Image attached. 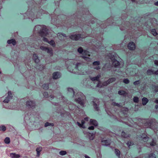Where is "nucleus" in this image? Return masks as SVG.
<instances>
[{
  "label": "nucleus",
  "mask_w": 158,
  "mask_h": 158,
  "mask_svg": "<svg viewBox=\"0 0 158 158\" xmlns=\"http://www.w3.org/2000/svg\"><path fill=\"white\" fill-rule=\"evenodd\" d=\"M75 101L81 106H84L85 97L81 92H78L75 95Z\"/></svg>",
  "instance_id": "obj_1"
},
{
  "label": "nucleus",
  "mask_w": 158,
  "mask_h": 158,
  "mask_svg": "<svg viewBox=\"0 0 158 158\" xmlns=\"http://www.w3.org/2000/svg\"><path fill=\"white\" fill-rule=\"evenodd\" d=\"M155 125L156 126V127L155 128H154V129L158 130V123H155Z\"/></svg>",
  "instance_id": "obj_53"
},
{
  "label": "nucleus",
  "mask_w": 158,
  "mask_h": 158,
  "mask_svg": "<svg viewBox=\"0 0 158 158\" xmlns=\"http://www.w3.org/2000/svg\"><path fill=\"white\" fill-rule=\"evenodd\" d=\"M142 104L143 105H145L148 101V99L146 98H143L142 99Z\"/></svg>",
  "instance_id": "obj_18"
},
{
  "label": "nucleus",
  "mask_w": 158,
  "mask_h": 158,
  "mask_svg": "<svg viewBox=\"0 0 158 158\" xmlns=\"http://www.w3.org/2000/svg\"><path fill=\"white\" fill-rule=\"evenodd\" d=\"M118 94L121 95H123L125 94V92L124 91H119Z\"/></svg>",
  "instance_id": "obj_37"
},
{
  "label": "nucleus",
  "mask_w": 158,
  "mask_h": 158,
  "mask_svg": "<svg viewBox=\"0 0 158 158\" xmlns=\"http://www.w3.org/2000/svg\"><path fill=\"white\" fill-rule=\"evenodd\" d=\"M50 97L52 98V99L54 98V96L52 95H50Z\"/></svg>",
  "instance_id": "obj_58"
},
{
  "label": "nucleus",
  "mask_w": 158,
  "mask_h": 158,
  "mask_svg": "<svg viewBox=\"0 0 158 158\" xmlns=\"http://www.w3.org/2000/svg\"><path fill=\"white\" fill-rule=\"evenodd\" d=\"M102 143L103 145L108 146L110 144L111 141L109 139L103 140L102 141Z\"/></svg>",
  "instance_id": "obj_9"
},
{
  "label": "nucleus",
  "mask_w": 158,
  "mask_h": 158,
  "mask_svg": "<svg viewBox=\"0 0 158 158\" xmlns=\"http://www.w3.org/2000/svg\"><path fill=\"white\" fill-rule=\"evenodd\" d=\"M151 33L154 36H156L157 34L155 29H152L151 30Z\"/></svg>",
  "instance_id": "obj_28"
},
{
  "label": "nucleus",
  "mask_w": 158,
  "mask_h": 158,
  "mask_svg": "<svg viewBox=\"0 0 158 158\" xmlns=\"http://www.w3.org/2000/svg\"><path fill=\"white\" fill-rule=\"evenodd\" d=\"M114 152H115V154L117 156H118L119 157H120V151L119 150H118L117 149H115Z\"/></svg>",
  "instance_id": "obj_23"
},
{
  "label": "nucleus",
  "mask_w": 158,
  "mask_h": 158,
  "mask_svg": "<svg viewBox=\"0 0 158 158\" xmlns=\"http://www.w3.org/2000/svg\"><path fill=\"white\" fill-rule=\"evenodd\" d=\"M57 35V37L59 39H60L62 38V33H59Z\"/></svg>",
  "instance_id": "obj_39"
},
{
  "label": "nucleus",
  "mask_w": 158,
  "mask_h": 158,
  "mask_svg": "<svg viewBox=\"0 0 158 158\" xmlns=\"http://www.w3.org/2000/svg\"><path fill=\"white\" fill-rule=\"evenodd\" d=\"M61 75L58 72H55L53 74V78L55 79H56L60 77Z\"/></svg>",
  "instance_id": "obj_11"
},
{
  "label": "nucleus",
  "mask_w": 158,
  "mask_h": 158,
  "mask_svg": "<svg viewBox=\"0 0 158 158\" xmlns=\"http://www.w3.org/2000/svg\"><path fill=\"white\" fill-rule=\"evenodd\" d=\"M10 142V139L9 137H6L4 139V142L6 144H8Z\"/></svg>",
  "instance_id": "obj_24"
},
{
  "label": "nucleus",
  "mask_w": 158,
  "mask_h": 158,
  "mask_svg": "<svg viewBox=\"0 0 158 158\" xmlns=\"http://www.w3.org/2000/svg\"><path fill=\"white\" fill-rule=\"evenodd\" d=\"M142 139L144 141L146 142L147 141L149 138V137H148L147 135H145V134L142 135Z\"/></svg>",
  "instance_id": "obj_19"
},
{
  "label": "nucleus",
  "mask_w": 158,
  "mask_h": 158,
  "mask_svg": "<svg viewBox=\"0 0 158 158\" xmlns=\"http://www.w3.org/2000/svg\"><path fill=\"white\" fill-rule=\"evenodd\" d=\"M85 123V122L84 120H82L81 121V124L83 126V125Z\"/></svg>",
  "instance_id": "obj_56"
},
{
  "label": "nucleus",
  "mask_w": 158,
  "mask_h": 158,
  "mask_svg": "<svg viewBox=\"0 0 158 158\" xmlns=\"http://www.w3.org/2000/svg\"><path fill=\"white\" fill-rule=\"evenodd\" d=\"M76 68L81 72L80 73V74H85L86 73V72L84 71V66L83 64L80 63L77 64L76 65Z\"/></svg>",
  "instance_id": "obj_4"
},
{
  "label": "nucleus",
  "mask_w": 158,
  "mask_h": 158,
  "mask_svg": "<svg viewBox=\"0 0 158 158\" xmlns=\"http://www.w3.org/2000/svg\"><path fill=\"white\" fill-rule=\"evenodd\" d=\"M151 121H150L148 122L145 123H144V126L145 127L148 128L150 127V126L151 125Z\"/></svg>",
  "instance_id": "obj_21"
},
{
  "label": "nucleus",
  "mask_w": 158,
  "mask_h": 158,
  "mask_svg": "<svg viewBox=\"0 0 158 158\" xmlns=\"http://www.w3.org/2000/svg\"><path fill=\"white\" fill-rule=\"evenodd\" d=\"M51 45L53 46L55 44L54 41L52 40L48 42Z\"/></svg>",
  "instance_id": "obj_44"
},
{
  "label": "nucleus",
  "mask_w": 158,
  "mask_h": 158,
  "mask_svg": "<svg viewBox=\"0 0 158 158\" xmlns=\"http://www.w3.org/2000/svg\"><path fill=\"white\" fill-rule=\"evenodd\" d=\"M43 40L44 41H45V42H48V40L47 39V38H45V37H44L43 38Z\"/></svg>",
  "instance_id": "obj_54"
},
{
  "label": "nucleus",
  "mask_w": 158,
  "mask_h": 158,
  "mask_svg": "<svg viewBox=\"0 0 158 158\" xmlns=\"http://www.w3.org/2000/svg\"><path fill=\"white\" fill-rule=\"evenodd\" d=\"M69 38L73 40L77 41L79 40L81 38H83L84 37L81 34L74 32L70 34Z\"/></svg>",
  "instance_id": "obj_3"
},
{
  "label": "nucleus",
  "mask_w": 158,
  "mask_h": 158,
  "mask_svg": "<svg viewBox=\"0 0 158 158\" xmlns=\"http://www.w3.org/2000/svg\"><path fill=\"white\" fill-rule=\"evenodd\" d=\"M42 87L44 89H48L49 88L48 84H44L42 85Z\"/></svg>",
  "instance_id": "obj_25"
},
{
  "label": "nucleus",
  "mask_w": 158,
  "mask_h": 158,
  "mask_svg": "<svg viewBox=\"0 0 158 158\" xmlns=\"http://www.w3.org/2000/svg\"><path fill=\"white\" fill-rule=\"evenodd\" d=\"M128 48L130 50H134L135 48V44L133 42L129 43L128 45Z\"/></svg>",
  "instance_id": "obj_7"
},
{
  "label": "nucleus",
  "mask_w": 158,
  "mask_h": 158,
  "mask_svg": "<svg viewBox=\"0 0 158 158\" xmlns=\"http://www.w3.org/2000/svg\"><path fill=\"white\" fill-rule=\"evenodd\" d=\"M107 83L106 82V81H105L103 82L102 85L103 86H106L108 85Z\"/></svg>",
  "instance_id": "obj_49"
},
{
  "label": "nucleus",
  "mask_w": 158,
  "mask_h": 158,
  "mask_svg": "<svg viewBox=\"0 0 158 158\" xmlns=\"http://www.w3.org/2000/svg\"><path fill=\"white\" fill-rule=\"evenodd\" d=\"M155 64L156 65L158 66V60H155L154 61Z\"/></svg>",
  "instance_id": "obj_55"
},
{
  "label": "nucleus",
  "mask_w": 158,
  "mask_h": 158,
  "mask_svg": "<svg viewBox=\"0 0 158 158\" xmlns=\"http://www.w3.org/2000/svg\"><path fill=\"white\" fill-rule=\"evenodd\" d=\"M12 97L11 92L10 91H8V96L7 97H9V98L10 99H11Z\"/></svg>",
  "instance_id": "obj_34"
},
{
  "label": "nucleus",
  "mask_w": 158,
  "mask_h": 158,
  "mask_svg": "<svg viewBox=\"0 0 158 158\" xmlns=\"http://www.w3.org/2000/svg\"><path fill=\"white\" fill-rule=\"evenodd\" d=\"M102 86H103L102 85V84L101 85L100 84V81H98V84L96 86V87H99V88H101L102 87Z\"/></svg>",
  "instance_id": "obj_31"
},
{
  "label": "nucleus",
  "mask_w": 158,
  "mask_h": 158,
  "mask_svg": "<svg viewBox=\"0 0 158 158\" xmlns=\"http://www.w3.org/2000/svg\"><path fill=\"white\" fill-rule=\"evenodd\" d=\"M155 90H156V92L158 91V86L156 87V88H155Z\"/></svg>",
  "instance_id": "obj_61"
},
{
  "label": "nucleus",
  "mask_w": 158,
  "mask_h": 158,
  "mask_svg": "<svg viewBox=\"0 0 158 158\" xmlns=\"http://www.w3.org/2000/svg\"><path fill=\"white\" fill-rule=\"evenodd\" d=\"M95 66L94 68V69H97V70H98V69H100V67H99V66Z\"/></svg>",
  "instance_id": "obj_52"
},
{
  "label": "nucleus",
  "mask_w": 158,
  "mask_h": 158,
  "mask_svg": "<svg viewBox=\"0 0 158 158\" xmlns=\"http://www.w3.org/2000/svg\"><path fill=\"white\" fill-rule=\"evenodd\" d=\"M7 43L9 44H12L13 45H15L16 44V41L14 39L8 40L7 41Z\"/></svg>",
  "instance_id": "obj_16"
},
{
  "label": "nucleus",
  "mask_w": 158,
  "mask_h": 158,
  "mask_svg": "<svg viewBox=\"0 0 158 158\" xmlns=\"http://www.w3.org/2000/svg\"><path fill=\"white\" fill-rule=\"evenodd\" d=\"M84 120H86V121H87L89 120V118L88 117H86L84 118Z\"/></svg>",
  "instance_id": "obj_60"
},
{
  "label": "nucleus",
  "mask_w": 158,
  "mask_h": 158,
  "mask_svg": "<svg viewBox=\"0 0 158 158\" xmlns=\"http://www.w3.org/2000/svg\"><path fill=\"white\" fill-rule=\"evenodd\" d=\"M113 66L115 67H118L120 63L119 62L115 59L112 60Z\"/></svg>",
  "instance_id": "obj_10"
},
{
  "label": "nucleus",
  "mask_w": 158,
  "mask_h": 158,
  "mask_svg": "<svg viewBox=\"0 0 158 158\" xmlns=\"http://www.w3.org/2000/svg\"><path fill=\"white\" fill-rule=\"evenodd\" d=\"M40 48L42 50L47 52V53L52 54V50L51 48H49L44 46H41Z\"/></svg>",
  "instance_id": "obj_6"
},
{
  "label": "nucleus",
  "mask_w": 158,
  "mask_h": 158,
  "mask_svg": "<svg viewBox=\"0 0 158 158\" xmlns=\"http://www.w3.org/2000/svg\"><path fill=\"white\" fill-rule=\"evenodd\" d=\"M149 158H156V157L155 154L152 153L149 155Z\"/></svg>",
  "instance_id": "obj_41"
},
{
  "label": "nucleus",
  "mask_w": 158,
  "mask_h": 158,
  "mask_svg": "<svg viewBox=\"0 0 158 158\" xmlns=\"http://www.w3.org/2000/svg\"><path fill=\"white\" fill-rule=\"evenodd\" d=\"M77 124L80 127H82L83 128H84L82 125L80 123H79L78 122H77Z\"/></svg>",
  "instance_id": "obj_51"
},
{
  "label": "nucleus",
  "mask_w": 158,
  "mask_h": 158,
  "mask_svg": "<svg viewBox=\"0 0 158 158\" xmlns=\"http://www.w3.org/2000/svg\"><path fill=\"white\" fill-rule=\"evenodd\" d=\"M41 28H42V29L40 32V35L43 37L46 36L48 34V29L45 26L37 25L34 27V30L35 31H38L39 29H40Z\"/></svg>",
  "instance_id": "obj_2"
},
{
  "label": "nucleus",
  "mask_w": 158,
  "mask_h": 158,
  "mask_svg": "<svg viewBox=\"0 0 158 158\" xmlns=\"http://www.w3.org/2000/svg\"><path fill=\"white\" fill-rule=\"evenodd\" d=\"M106 81V82L107 83V84L108 85H109V84H110V82H109V80H107V81Z\"/></svg>",
  "instance_id": "obj_64"
},
{
  "label": "nucleus",
  "mask_w": 158,
  "mask_h": 158,
  "mask_svg": "<svg viewBox=\"0 0 158 158\" xmlns=\"http://www.w3.org/2000/svg\"><path fill=\"white\" fill-rule=\"evenodd\" d=\"M33 59L35 61V62L36 63H38L40 61V60L38 59V57L37 55L35 54H33Z\"/></svg>",
  "instance_id": "obj_13"
},
{
  "label": "nucleus",
  "mask_w": 158,
  "mask_h": 158,
  "mask_svg": "<svg viewBox=\"0 0 158 158\" xmlns=\"http://www.w3.org/2000/svg\"><path fill=\"white\" fill-rule=\"evenodd\" d=\"M100 64V62L99 61H96L94 62L93 63V65L94 66H98Z\"/></svg>",
  "instance_id": "obj_27"
},
{
  "label": "nucleus",
  "mask_w": 158,
  "mask_h": 158,
  "mask_svg": "<svg viewBox=\"0 0 158 158\" xmlns=\"http://www.w3.org/2000/svg\"><path fill=\"white\" fill-rule=\"evenodd\" d=\"M67 152L65 151H61L59 152V154L61 156H63L66 155Z\"/></svg>",
  "instance_id": "obj_30"
},
{
  "label": "nucleus",
  "mask_w": 158,
  "mask_h": 158,
  "mask_svg": "<svg viewBox=\"0 0 158 158\" xmlns=\"http://www.w3.org/2000/svg\"><path fill=\"white\" fill-rule=\"evenodd\" d=\"M108 80L109 81V82H110V83H111L115 81L116 80V79L115 78L113 77L109 79Z\"/></svg>",
  "instance_id": "obj_36"
},
{
  "label": "nucleus",
  "mask_w": 158,
  "mask_h": 158,
  "mask_svg": "<svg viewBox=\"0 0 158 158\" xmlns=\"http://www.w3.org/2000/svg\"><path fill=\"white\" fill-rule=\"evenodd\" d=\"M156 143L154 140H153L152 142L150 143V145L151 146H153L155 145Z\"/></svg>",
  "instance_id": "obj_40"
},
{
  "label": "nucleus",
  "mask_w": 158,
  "mask_h": 158,
  "mask_svg": "<svg viewBox=\"0 0 158 158\" xmlns=\"http://www.w3.org/2000/svg\"><path fill=\"white\" fill-rule=\"evenodd\" d=\"M10 156L11 158H19L20 157L19 155L16 154L15 153H10Z\"/></svg>",
  "instance_id": "obj_15"
},
{
  "label": "nucleus",
  "mask_w": 158,
  "mask_h": 158,
  "mask_svg": "<svg viewBox=\"0 0 158 158\" xmlns=\"http://www.w3.org/2000/svg\"><path fill=\"white\" fill-rule=\"evenodd\" d=\"M85 158H90L89 156L86 155H85Z\"/></svg>",
  "instance_id": "obj_62"
},
{
  "label": "nucleus",
  "mask_w": 158,
  "mask_h": 158,
  "mask_svg": "<svg viewBox=\"0 0 158 158\" xmlns=\"http://www.w3.org/2000/svg\"><path fill=\"white\" fill-rule=\"evenodd\" d=\"M68 90L69 92H70L71 93H73V96L74 94V91L73 89L72 88H68Z\"/></svg>",
  "instance_id": "obj_33"
},
{
  "label": "nucleus",
  "mask_w": 158,
  "mask_h": 158,
  "mask_svg": "<svg viewBox=\"0 0 158 158\" xmlns=\"http://www.w3.org/2000/svg\"><path fill=\"white\" fill-rule=\"evenodd\" d=\"M88 129L89 130H93L94 129V127L93 126H91L88 127Z\"/></svg>",
  "instance_id": "obj_50"
},
{
  "label": "nucleus",
  "mask_w": 158,
  "mask_h": 158,
  "mask_svg": "<svg viewBox=\"0 0 158 158\" xmlns=\"http://www.w3.org/2000/svg\"><path fill=\"white\" fill-rule=\"evenodd\" d=\"M90 124H93L95 126H97L98 125L97 122L95 120L91 119L90 120Z\"/></svg>",
  "instance_id": "obj_17"
},
{
  "label": "nucleus",
  "mask_w": 158,
  "mask_h": 158,
  "mask_svg": "<svg viewBox=\"0 0 158 158\" xmlns=\"http://www.w3.org/2000/svg\"><path fill=\"white\" fill-rule=\"evenodd\" d=\"M155 71H154L152 69H148L147 70V73L148 75H150L153 74H155Z\"/></svg>",
  "instance_id": "obj_22"
},
{
  "label": "nucleus",
  "mask_w": 158,
  "mask_h": 158,
  "mask_svg": "<svg viewBox=\"0 0 158 158\" xmlns=\"http://www.w3.org/2000/svg\"><path fill=\"white\" fill-rule=\"evenodd\" d=\"M112 105H114V106H117L118 107H121V105H120L118 103H116V102H113L112 103Z\"/></svg>",
  "instance_id": "obj_42"
},
{
  "label": "nucleus",
  "mask_w": 158,
  "mask_h": 158,
  "mask_svg": "<svg viewBox=\"0 0 158 158\" xmlns=\"http://www.w3.org/2000/svg\"><path fill=\"white\" fill-rule=\"evenodd\" d=\"M10 98L9 97H6V99L4 100L3 102L4 103H8L10 101Z\"/></svg>",
  "instance_id": "obj_35"
},
{
  "label": "nucleus",
  "mask_w": 158,
  "mask_h": 158,
  "mask_svg": "<svg viewBox=\"0 0 158 158\" xmlns=\"http://www.w3.org/2000/svg\"><path fill=\"white\" fill-rule=\"evenodd\" d=\"M139 83V81H137L133 82V84L135 85H137Z\"/></svg>",
  "instance_id": "obj_45"
},
{
  "label": "nucleus",
  "mask_w": 158,
  "mask_h": 158,
  "mask_svg": "<svg viewBox=\"0 0 158 158\" xmlns=\"http://www.w3.org/2000/svg\"><path fill=\"white\" fill-rule=\"evenodd\" d=\"M154 4L156 6H158V1L155 2Z\"/></svg>",
  "instance_id": "obj_63"
},
{
  "label": "nucleus",
  "mask_w": 158,
  "mask_h": 158,
  "mask_svg": "<svg viewBox=\"0 0 158 158\" xmlns=\"http://www.w3.org/2000/svg\"><path fill=\"white\" fill-rule=\"evenodd\" d=\"M155 74L158 75V70L155 72Z\"/></svg>",
  "instance_id": "obj_59"
},
{
  "label": "nucleus",
  "mask_w": 158,
  "mask_h": 158,
  "mask_svg": "<svg viewBox=\"0 0 158 158\" xmlns=\"http://www.w3.org/2000/svg\"><path fill=\"white\" fill-rule=\"evenodd\" d=\"M127 145H128V146L129 147L130 146H131V145L133 144V143H131V142L130 141H128L127 143Z\"/></svg>",
  "instance_id": "obj_47"
},
{
  "label": "nucleus",
  "mask_w": 158,
  "mask_h": 158,
  "mask_svg": "<svg viewBox=\"0 0 158 158\" xmlns=\"http://www.w3.org/2000/svg\"><path fill=\"white\" fill-rule=\"evenodd\" d=\"M100 75H98L95 77H90V80L94 83L95 81H99V78L100 77Z\"/></svg>",
  "instance_id": "obj_8"
},
{
  "label": "nucleus",
  "mask_w": 158,
  "mask_h": 158,
  "mask_svg": "<svg viewBox=\"0 0 158 158\" xmlns=\"http://www.w3.org/2000/svg\"><path fill=\"white\" fill-rule=\"evenodd\" d=\"M123 82L125 84H128L130 82V81L127 78L123 80Z\"/></svg>",
  "instance_id": "obj_32"
},
{
  "label": "nucleus",
  "mask_w": 158,
  "mask_h": 158,
  "mask_svg": "<svg viewBox=\"0 0 158 158\" xmlns=\"http://www.w3.org/2000/svg\"><path fill=\"white\" fill-rule=\"evenodd\" d=\"M43 95L46 98H47L48 97V94L47 92H44L43 94Z\"/></svg>",
  "instance_id": "obj_48"
},
{
  "label": "nucleus",
  "mask_w": 158,
  "mask_h": 158,
  "mask_svg": "<svg viewBox=\"0 0 158 158\" xmlns=\"http://www.w3.org/2000/svg\"><path fill=\"white\" fill-rule=\"evenodd\" d=\"M62 36L64 37H66V34L64 33H62Z\"/></svg>",
  "instance_id": "obj_57"
},
{
  "label": "nucleus",
  "mask_w": 158,
  "mask_h": 158,
  "mask_svg": "<svg viewBox=\"0 0 158 158\" xmlns=\"http://www.w3.org/2000/svg\"><path fill=\"white\" fill-rule=\"evenodd\" d=\"M133 101L135 102H137L139 101V98L137 97H135L133 98Z\"/></svg>",
  "instance_id": "obj_38"
},
{
  "label": "nucleus",
  "mask_w": 158,
  "mask_h": 158,
  "mask_svg": "<svg viewBox=\"0 0 158 158\" xmlns=\"http://www.w3.org/2000/svg\"><path fill=\"white\" fill-rule=\"evenodd\" d=\"M77 51L80 54H86V53L87 52V51H84L82 48L81 47H79L77 50Z\"/></svg>",
  "instance_id": "obj_14"
},
{
  "label": "nucleus",
  "mask_w": 158,
  "mask_h": 158,
  "mask_svg": "<svg viewBox=\"0 0 158 158\" xmlns=\"http://www.w3.org/2000/svg\"><path fill=\"white\" fill-rule=\"evenodd\" d=\"M121 135L122 137H123L124 138H126L127 137V136L126 135L125 133L124 132H122L121 134Z\"/></svg>",
  "instance_id": "obj_43"
},
{
  "label": "nucleus",
  "mask_w": 158,
  "mask_h": 158,
  "mask_svg": "<svg viewBox=\"0 0 158 158\" xmlns=\"http://www.w3.org/2000/svg\"><path fill=\"white\" fill-rule=\"evenodd\" d=\"M98 100L96 99V101H93V105L94 106V108L96 109V110L97 111H98L99 110V108L98 107Z\"/></svg>",
  "instance_id": "obj_12"
},
{
  "label": "nucleus",
  "mask_w": 158,
  "mask_h": 158,
  "mask_svg": "<svg viewBox=\"0 0 158 158\" xmlns=\"http://www.w3.org/2000/svg\"><path fill=\"white\" fill-rule=\"evenodd\" d=\"M26 105L28 108H32L34 107L35 103L34 101L29 100L26 102Z\"/></svg>",
  "instance_id": "obj_5"
},
{
  "label": "nucleus",
  "mask_w": 158,
  "mask_h": 158,
  "mask_svg": "<svg viewBox=\"0 0 158 158\" xmlns=\"http://www.w3.org/2000/svg\"><path fill=\"white\" fill-rule=\"evenodd\" d=\"M82 57L84 60H86V61H89L90 59L89 58L85 56H82Z\"/></svg>",
  "instance_id": "obj_46"
},
{
  "label": "nucleus",
  "mask_w": 158,
  "mask_h": 158,
  "mask_svg": "<svg viewBox=\"0 0 158 158\" xmlns=\"http://www.w3.org/2000/svg\"><path fill=\"white\" fill-rule=\"evenodd\" d=\"M6 130V127L4 126L1 125L0 126V131H4Z\"/></svg>",
  "instance_id": "obj_26"
},
{
  "label": "nucleus",
  "mask_w": 158,
  "mask_h": 158,
  "mask_svg": "<svg viewBox=\"0 0 158 158\" xmlns=\"http://www.w3.org/2000/svg\"><path fill=\"white\" fill-rule=\"evenodd\" d=\"M42 148L41 147L38 148L36 149V151L37 152V156L39 157L40 155V152L42 150Z\"/></svg>",
  "instance_id": "obj_20"
},
{
  "label": "nucleus",
  "mask_w": 158,
  "mask_h": 158,
  "mask_svg": "<svg viewBox=\"0 0 158 158\" xmlns=\"http://www.w3.org/2000/svg\"><path fill=\"white\" fill-rule=\"evenodd\" d=\"M51 126L53 127L54 126V124L53 123H50L48 122L46 123L44 125L45 127H47V126Z\"/></svg>",
  "instance_id": "obj_29"
}]
</instances>
